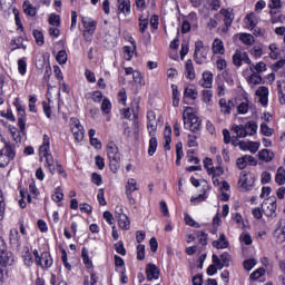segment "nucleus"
I'll return each mask as SVG.
<instances>
[{
  "instance_id": "1",
  "label": "nucleus",
  "mask_w": 285,
  "mask_h": 285,
  "mask_svg": "<svg viewBox=\"0 0 285 285\" xmlns=\"http://www.w3.org/2000/svg\"><path fill=\"white\" fill-rule=\"evenodd\" d=\"M107 157L109 159L110 170L116 174L121 166V155L119 154V147L115 142L107 145Z\"/></svg>"
},
{
  "instance_id": "2",
  "label": "nucleus",
  "mask_w": 285,
  "mask_h": 285,
  "mask_svg": "<svg viewBox=\"0 0 285 285\" xmlns=\"http://www.w3.org/2000/svg\"><path fill=\"white\" fill-rule=\"evenodd\" d=\"M257 122L248 121L246 125H233L232 132H235L238 139H244L246 137H253V135H257Z\"/></svg>"
},
{
  "instance_id": "3",
  "label": "nucleus",
  "mask_w": 285,
  "mask_h": 285,
  "mask_svg": "<svg viewBox=\"0 0 285 285\" xmlns=\"http://www.w3.org/2000/svg\"><path fill=\"white\" fill-rule=\"evenodd\" d=\"M14 147L7 145L3 141V136L0 135V168H6L12 159H14Z\"/></svg>"
},
{
  "instance_id": "4",
  "label": "nucleus",
  "mask_w": 285,
  "mask_h": 285,
  "mask_svg": "<svg viewBox=\"0 0 285 285\" xmlns=\"http://www.w3.org/2000/svg\"><path fill=\"white\" fill-rule=\"evenodd\" d=\"M183 121L185 128L191 132H199L202 130V122L199 118L193 112H189L188 109L183 112Z\"/></svg>"
},
{
  "instance_id": "5",
  "label": "nucleus",
  "mask_w": 285,
  "mask_h": 285,
  "mask_svg": "<svg viewBox=\"0 0 285 285\" xmlns=\"http://www.w3.org/2000/svg\"><path fill=\"white\" fill-rule=\"evenodd\" d=\"M208 52H210V47L204 45V41L195 42V51H194V61L202 66L208 59Z\"/></svg>"
},
{
  "instance_id": "6",
  "label": "nucleus",
  "mask_w": 285,
  "mask_h": 285,
  "mask_svg": "<svg viewBox=\"0 0 285 285\" xmlns=\"http://www.w3.org/2000/svg\"><path fill=\"white\" fill-rule=\"evenodd\" d=\"M262 210L266 217L277 216V199L275 197H268L262 204Z\"/></svg>"
},
{
  "instance_id": "7",
  "label": "nucleus",
  "mask_w": 285,
  "mask_h": 285,
  "mask_svg": "<svg viewBox=\"0 0 285 285\" xmlns=\"http://www.w3.org/2000/svg\"><path fill=\"white\" fill-rule=\"evenodd\" d=\"M70 127L72 135L76 139V141H83V137L86 135V130L83 129V125L79 121L77 118L70 119Z\"/></svg>"
},
{
  "instance_id": "8",
  "label": "nucleus",
  "mask_w": 285,
  "mask_h": 285,
  "mask_svg": "<svg viewBox=\"0 0 285 285\" xmlns=\"http://www.w3.org/2000/svg\"><path fill=\"white\" fill-rule=\"evenodd\" d=\"M135 190H139V186H137V179L129 178L127 180L126 185V197L131 206H135L137 204V199H135V196L132 195Z\"/></svg>"
},
{
  "instance_id": "9",
  "label": "nucleus",
  "mask_w": 285,
  "mask_h": 285,
  "mask_svg": "<svg viewBox=\"0 0 285 285\" xmlns=\"http://www.w3.org/2000/svg\"><path fill=\"white\" fill-rule=\"evenodd\" d=\"M82 26L85 28L83 37L86 41H91L92 35H95V30H97V22L90 18H82Z\"/></svg>"
},
{
  "instance_id": "10",
  "label": "nucleus",
  "mask_w": 285,
  "mask_h": 285,
  "mask_svg": "<svg viewBox=\"0 0 285 285\" xmlns=\"http://www.w3.org/2000/svg\"><path fill=\"white\" fill-rule=\"evenodd\" d=\"M233 63L237 68H242V63H247V66H249L250 57H248V52H246L244 49L236 50L233 55Z\"/></svg>"
},
{
  "instance_id": "11",
  "label": "nucleus",
  "mask_w": 285,
  "mask_h": 285,
  "mask_svg": "<svg viewBox=\"0 0 285 285\" xmlns=\"http://www.w3.org/2000/svg\"><path fill=\"white\" fill-rule=\"evenodd\" d=\"M238 184L243 187L244 190H250L253 186H255V178H253V174L243 171L240 174Z\"/></svg>"
},
{
  "instance_id": "12",
  "label": "nucleus",
  "mask_w": 285,
  "mask_h": 285,
  "mask_svg": "<svg viewBox=\"0 0 285 285\" xmlns=\"http://www.w3.org/2000/svg\"><path fill=\"white\" fill-rule=\"evenodd\" d=\"M159 124V119H157V115L155 111L147 112V128L150 137H155V132H157V126Z\"/></svg>"
},
{
  "instance_id": "13",
  "label": "nucleus",
  "mask_w": 285,
  "mask_h": 285,
  "mask_svg": "<svg viewBox=\"0 0 285 285\" xmlns=\"http://www.w3.org/2000/svg\"><path fill=\"white\" fill-rule=\"evenodd\" d=\"M36 264L41 266V268H50L52 266V256L50 253L45 252L41 256H36Z\"/></svg>"
},
{
  "instance_id": "14",
  "label": "nucleus",
  "mask_w": 285,
  "mask_h": 285,
  "mask_svg": "<svg viewBox=\"0 0 285 285\" xmlns=\"http://www.w3.org/2000/svg\"><path fill=\"white\" fill-rule=\"evenodd\" d=\"M248 164H250V166H255V164H256L255 157H253L250 155H245L240 158H237V160H236V166H237V168H239V170H244V168H246V166H248Z\"/></svg>"
},
{
  "instance_id": "15",
  "label": "nucleus",
  "mask_w": 285,
  "mask_h": 285,
  "mask_svg": "<svg viewBox=\"0 0 285 285\" xmlns=\"http://www.w3.org/2000/svg\"><path fill=\"white\" fill-rule=\"evenodd\" d=\"M9 244L12 246V248H19L21 246V236H19V229H10Z\"/></svg>"
},
{
  "instance_id": "16",
  "label": "nucleus",
  "mask_w": 285,
  "mask_h": 285,
  "mask_svg": "<svg viewBox=\"0 0 285 285\" xmlns=\"http://www.w3.org/2000/svg\"><path fill=\"white\" fill-rule=\"evenodd\" d=\"M219 14H223L224 23L226 26V28L223 29V32H227L228 28H230V26H233V21L235 19V16L233 14V12L228 11V9H222L219 11Z\"/></svg>"
},
{
  "instance_id": "17",
  "label": "nucleus",
  "mask_w": 285,
  "mask_h": 285,
  "mask_svg": "<svg viewBox=\"0 0 285 285\" xmlns=\"http://www.w3.org/2000/svg\"><path fill=\"white\" fill-rule=\"evenodd\" d=\"M147 279L153 282V279H159V268L155 264H148L146 267Z\"/></svg>"
},
{
  "instance_id": "18",
  "label": "nucleus",
  "mask_w": 285,
  "mask_h": 285,
  "mask_svg": "<svg viewBox=\"0 0 285 285\" xmlns=\"http://www.w3.org/2000/svg\"><path fill=\"white\" fill-rule=\"evenodd\" d=\"M0 264H2V266H12V264H14V256L12 255V253L4 250V252H0Z\"/></svg>"
},
{
  "instance_id": "19",
  "label": "nucleus",
  "mask_w": 285,
  "mask_h": 285,
  "mask_svg": "<svg viewBox=\"0 0 285 285\" xmlns=\"http://www.w3.org/2000/svg\"><path fill=\"white\" fill-rule=\"evenodd\" d=\"M202 88H213V72L204 71L203 78L199 80Z\"/></svg>"
},
{
  "instance_id": "20",
  "label": "nucleus",
  "mask_w": 285,
  "mask_h": 285,
  "mask_svg": "<svg viewBox=\"0 0 285 285\" xmlns=\"http://www.w3.org/2000/svg\"><path fill=\"white\" fill-rule=\"evenodd\" d=\"M274 237L276 242H278V244H282L283 242H285V222L278 223V227L274 232Z\"/></svg>"
},
{
  "instance_id": "21",
  "label": "nucleus",
  "mask_w": 285,
  "mask_h": 285,
  "mask_svg": "<svg viewBox=\"0 0 285 285\" xmlns=\"http://www.w3.org/2000/svg\"><path fill=\"white\" fill-rule=\"evenodd\" d=\"M40 158L50 155V136L43 135V142L39 148Z\"/></svg>"
},
{
  "instance_id": "22",
  "label": "nucleus",
  "mask_w": 285,
  "mask_h": 285,
  "mask_svg": "<svg viewBox=\"0 0 285 285\" xmlns=\"http://www.w3.org/2000/svg\"><path fill=\"white\" fill-rule=\"evenodd\" d=\"M256 95H257V97H259V104H262V106H268V89H267V87H259L256 90Z\"/></svg>"
},
{
  "instance_id": "23",
  "label": "nucleus",
  "mask_w": 285,
  "mask_h": 285,
  "mask_svg": "<svg viewBox=\"0 0 285 285\" xmlns=\"http://www.w3.org/2000/svg\"><path fill=\"white\" fill-rule=\"evenodd\" d=\"M185 77L190 81L195 80L197 75L195 73V67L193 66V60H187L185 65Z\"/></svg>"
},
{
  "instance_id": "24",
  "label": "nucleus",
  "mask_w": 285,
  "mask_h": 285,
  "mask_svg": "<svg viewBox=\"0 0 285 285\" xmlns=\"http://www.w3.org/2000/svg\"><path fill=\"white\" fill-rule=\"evenodd\" d=\"M249 70L252 73L262 75V72H266L267 67L264 61L257 63H249Z\"/></svg>"
},
{
  "instance_id": "25",
  "label": "nucleus",
  "mask_w": 285,
  "mask_h": 285,
  "mask_svg": "<svg viewBox=\"0 0 285 285\" xmlns=\"http://www.w3.org/2000/svg\"><path fill=\"white\" fill-rule=\"evenodd\" d=\"M219 108H220V112L223 115H230V110H233V101L230 100H226V98H222L219 100Z\"/></svg>"
},
{
  "instance_id": "26",
  "label": "nucleus",
  "mask_w": 285,
  "mask_h": 285,
  "mask_svg": "<svg viewBox=\"0 0 285 285\" xmlns=\"http://www.w3.org/2000/svg\"><path fill=\"white\" fill-rule=\"evenodd\" d=\"M212 50L214 55H224V52H226V49L224 48V41H222L219 38H216L213 42Z\"/></svg>"
},
{
  "instance_id": "27",
  "label": "nucleus",
  "mask_w": 285,
  "mask_h": 285,
  "mask_svg": "<svg viewBox=\"0 0 285 285\" xmlns=\"http://www.w3.org/2000/svg\"><path fill=\"white\" fill-rule=\"evenodd\" d=\"M170 137H173V129L170 128V126H166L165 131H164V148H165V150H170V141H173V139Z\"/></svg>"
},
{
  "instance_id": "28",
  "label": "nucleus",
  "mask_w": 285,
  "mask_h": 285,
  "mask_svg": "<svg viewBox=\"0 0 285 285\" xmlns=\"http://www.w3.org/2000/svg\"><path fill=\"white\" fill-rule=\"evenodd\" d=\"M117 3L119 12L128 17L130 14V0H117Z\"/></svg>"
},
{
  "instance_id": "29",
  "label": "nucleus",
  "mask_w": 285,
  "mask_h": 285,
  "mask_svg": "<svg viewBox=\"0 0 285 285\" xmlns=\"http://www.w3.org/2000/svg\"><path fill=\"white\" fill-rule=\"evenodd\" d=\"M212 245L214 246V248H228V239H226V235L220 234L219 238L217 240H214L212 243Z\"/></svg>"
},
{
  "instance_id": "30",
  "label": "nucleus",
  "mask_w": 285,
  "mask_h": 285,
  "mask_svg": "<svg viewBox=\"0 0 285 285\" xmlns=\"http://www.w3.org/2000/svg\"><path fill=\"white\" fill-rule=\"evenodd\" d=\"M23 12L24 14H28L29 17H35L37 14V8L30 3V1H24L23 6Z\"/></svg>"
},
{
  "instance_id": "31",
  "label": "nucleus",
  "mask_w": 285,
  "mask_h": 285,
  "mask_svg": "<svg viewBox=\"0 0 285 285\" xmlns=\"http://www.w3.org/2000/svg\"><path fill=\"white\" fill-rule=\"evenodd\" d=\"M262 81H263V79L259 73L252 72V75L247 77V82L249 83V86H259V83H262Z\"/></svg>"
},
{
  "instance_id": "32",
  "label": "nucleus",
  "mask_w": 285,
  "mask_h": 285,
  "mask_svg": "<svg viewBox=\"0 0 285 285\" xmlns=\"http://www.w3.org/2000/svg\"><path fill=\"white\" fill-rule=\"evenodd\" d=\"M245 23L249 30H253L255 26H257V18L255 17V13H249L245 18Z\"/></svg>"
},
{
  "instance_id": "33",
  "label": "nucleus",
  "mask_w": 285,
  "mask_h": 285,
  "mask_svg": "<svg viewBox=\"0 0 285 285\" xmlns=\"http://www.w3.org/2000/svg\"><path fill=\"white\" fill-rule=\"evenodd\" d=\"M42 157L46 158V166L49 169V173H51V175H55V158H52V154H47Z\"/></svg>"
},
{
  "instance_id": "34",
  "label": "nucleus",
  "mask_w": 285,
  "mask_h": 285,
  "mask_svg": "<svg viewBox=\"0 0 285 285\" xmlns=\"http://www.w3.org/2000/svg\"><path fill=\"white\" fill-rule=\"evenodd\" d=\"M239 39L245 46H253V43H255V37L250 33H240Z\"/></svg>"
},
{
  "instance_id": "35",
  "label": "nucleus",
  "mask_w": 285,
  "mask_h": 285,
  "mask_svg": "<svg viewBox=\"0 0 285 285\" xmlns=\"http://www.w3.org/2000/svg\"><path fill=\"white\" fill-rule=\"evenodd\" d=\"M118 224L122 230H129L130 229V218H128L127 215L121 216L118 218Z\"/></svg>"
},
{
  "instance_id": "36",
  "label": "nucleus",
  "mask_w": 285,
  "mask_h": 285,
  "mask_svg": "<svg viewBox=\"0 0 285 285\" xmlns=\"http://www.w3.org/2000/svg\"><path fill=\"white\" fill-rule=\"evenodd\" d=\"M150 140H149V148H148V155L149 157H153L155 155V153L157 151V137L150 136Z\"/></svg>"
},
{
  "instance_id": "37",
  "label": "nucleus",
  "mask_w": 285,
  "mask_h": 285,
  "mask_svg": "<svg viewBox=\"0 0 285 285\" xmlns=\"http://www.w3.org/2000/svg\"><path fill=\"white\" fill-rule=\"evenodd\" d=\"M258 157L262 159V161H272L273 153L268 149H263L258 153Z\"/></svg>"
},
{
  "instance_id": "38",
  "label": "nucleus",
  "mask_w": 285,
  "mask_h": 285,
  "mask_svg": "<svg viewBox=\"0 0 285 285\" xmlns=\"http://www.w3.org/2000/svg\"><path fill=\"white\" fill-rule=\"evenodd\" d=\"M184 96L187 97L188 99L195 100L197 99V97H199V92L197 91V89L186 87L184 91Z\"/></svg>"
},
{
  "instance_id": "39",
  "label": "nucleus",
  "mask_w": 285,
  "mask_h": 285,
  "mask_svg": "<svg viewBox=\"0 0 285 285\" xmlns=\"http://www.w3.org/2000/svg\"><path fill=\"white\" fill-rule=\"evenodd\" d=\"M276 184L282 186L285 184V169L284 167H279L276 173Z\"/></svg>"
},
{
  "instance_id": "40",
  "label": "nucleus",
  "mask_w": 285,
  "mask_h": 285,
  "mask_svg": "<svg viewBox=\"0 0 285 285\" xmlns=\"http://www.w3.org/2000/svg\"><path fill=\"white\" fill-rule=\"evenodd\" d=\"M49 24L59 28V26H61V18L59 17V14L51 13L49 16Z\"/></svg>"
},
{
  "instance_id": "41",
  "label": "nucleus",
  "mask_w": 285,
  "mask_h": 285,
  "mask_svg": "<svg viewBox=\"0 0 285 285\" xmlns=\"http://www.w3.org/2000/svg\"><path fill=\"white\" fill-rule=\"evenodd\" d=\"M56 61L58 63L63 65L66 61H68V53H66V50H60L58 55L56 56Z\"/></svg>"
},
{
  "instance_id": "42",
  "label": "nucleus",
  "mask_w": 285,
  "mask_h": 285,
  "mask_svg": "<svg viewBox=\"0 0 285 285\" xmlns=\"http://www.w3.org/2000/svg\"><path fill=\"white\" fill-rule=\"evenodd\" d=\"M28 70V63H26V59H19L18 60V71L20 75H26V71Z\"/></svg>"
},
{
  "instance_id": "43",
  "label": "nucleus",
  "mask_w": 285,
  "mask_h": 285,
  "mask_svg": "<svg viewBox=\"0 0 285 285\" xmlns=\"http://www.w3.org/2000/svg\"><path fill=\"white\" fill-rule=\"evenodd\" d=\"M261 130L265 137H273V132H275V130L268 127V125H266L265 122L261 125Z\"/></svg>"
},
{
  "instance_id": "44",
  "label": "nucleus",
  "mask_w": 285,
  "mask_h": 285,
  "mask_svg": "<svg viewBox=\"0 0 285 285\" xmlns=\"http://www.w3.org/2000/svg\"><path fill=\"white\" fill-rule=\"evenodd\" d=\"M33 37L38 46H43V43H46V41L43 40V32L39 30H33Z\"/></svg>"
},
{
  "instance_id": "45",
  "label": "nucleus",
  "mask_w": 285,
  "mask_h": 285,
  "mask_svg": "<svg viewBox=\"0 0 285 285\" xmlns=\"http://www.w3.org/2000/svg\"><path fill=\"white\" fill-rule=\"evenodd\" d=\"M112 108V104H110V100L104 99L101 104V111L105 112V115H108Z\"/></svg>"
},
{
  "instance_id": "46",
  "label": "nucleus",
  "mask_w": 285,
  "mask_h": 285,
  "mask_svg": "<svg viewBox=\"0 0 285 285\" xmlns=\"http://www.w3.org/2000/svg\"><path fill=\"white\" fill-rule=\"evenodd\" d=\"M134 55H135V50L132 49V47L124 48V57H125L126 61H130V59H132Z\"/></svg>"
},
{
  "instance_id": "47",
  "label": "nucleus",
  "mask_w": 285,
  "mask_h": 285,
  "mask_svg": "<svg viewBox=\"0 0 285 285\" xmlns=\"http://www.w3.org/2000/svg\"><path fill=\"white\" fill-rule=\"evenodd\" d=\"M257 264V261L255 258L247 259L243 263L245 271H253Z\"/></svg>"
},
{
  "instance_id": "48",
  "label": "nucleus",
  "mask_w": 285,
  "mask_h": 285,
  "mask_svg": "<svg viewBox=\"0 0 285 285\" xmlns=\"http://www.w3.org/2000/svg\"><path fill=\"white\" fill-rule=\"evenodd\" d=\"M81 257L86 266H92V262H90V257L88 256V249L86 247H83L81 250Z\"/></svg>"
},
{
  "instance_id": "49",
  "label": "nucleus",
  "mask_w": 285,
  "mask_h": 285,
  "mask_svg": "<svg viewBox=\"0 0 285 285\" xmlns=\"http://www.w3.org/2000/svg\"><path fill=\"white\" fill-rule=\"evenodd\" d=\"M51 198L53 202H57V203L61 202V199H63V191H62L61 187L56 188V191Z\"/></svg>"
},
{
  "instance_id": "50",
  "label": "nucleus",
  "mask_w": 285,
  "mask_h": 285,
  "mask_svg": "<svg viewBox=\"0 0 285 285\" xmlns=\"http://www.w3.org/2000/svg\"><path fill=\"white\" fill-rule=\"evenodd\" d=\"M249 53L252 57H255V59H258V57H262L264 55V50L261 47H254L249 50Z\"/></svg>"
},
{
  "instance_id": "51",
  "label": "nucleus",
  "mask_w": 285,
  "mask_h": 285,
  "mask_svg": "<svg viewBox=\"0 0 285 285\" xmlns=\"http://www.w3.org/2000/svg\"><path fill=\"white\" fill-rule=\"evenodd\" d=\"M146 257V246L138 245L137 246V259L142 261Z\"/></svg>"
},
{
  "instance_id": "52",
  "label": "nucleus",
  "mask_w": 285,
  "mask_h": 285,
  "mask_svg": "<svg viewBox=\"0 0 285 285\" xmlns=\"http://www.w3.org/2000/svg\"><path fill=\"white\" fill-rule=\"evenodd\" d=\"M212 262H213L214 266H216V268H219V271H222V268H224V266H226L223 264L219 256H217L215 254H213V256H212Z\"/></svg>"
},
{
  "instance_id": "53",
  "label": "nucleus",
  "mask_w": 285,
  "mask_h": 285,
  "mask_svg": "<svg viewBox=\"0 0 285 285\" xmlns=\"http://www.w3.org/2000/svg\"><path fill=\"white\" fill-rule=\"evenodd\" d=\"M204 168H206L208 175H213V159L210 158H205L204 159Z\"/></svg>"
},
{
  "instance_id": "54",
  "label": "nucleus",
  "mask_w": 285,
  "mask_h": 285,
  "mask_svg": "<svg viewBox=\"0 0 285 285\" xmlns=\"http://www.w3.org/2000/svg\"><path fill=\"white\" fill-rule=\"evenodd\" d=\"M148 28V19L140 17L139 18V32H146Z\"/></svg>"
},
{
  "instance_id": "55",
  "label": "nucleus",
  "mask_w": 285,
  "mask_h": 285,
  "mask_svg": "<svg viewBox=\"0 0 285 285\" xmlns=\"http://www.w3.org/2000/svg\"><path fill=\"white\" fill-rule=\"evenodd\" d=\"M247 149L249 151H252L253 155H255V153H257V150H259V142H255V141L247 142Z\"/></svg>"
},
{
  "instance_id": "56",
  "label": "nucleus",
  "mask_w": 285,
  "mask_h": 285,
  "mask_svg": "<svg viewBox=\"0 0 285 285\" xmlns=\"http://www.w3.org/2000/svg\"><path fill=\"white\" fill-rule=\"evenodd\" d=\"M185 223L187 226H193V228H200L199 223L195 222L190 216H185Z\"/></svg>"
},
{
  "instance_id": "57",
  "label": "nucleus",
  "mask_w": 285,
  "mask_h": 285,
  "mask_svg": "<svg viewBox=\"0 0 285 285\" xmlns=\"http://www.w3.org/2000/svg\"><path fill=\"white\" fill-rule=\"evenodd\" d=\"M264 273H266V269L261 267L250 274V279H259V277H262V275H264Z\"/></svg>"
},
{
  "instance_id": "58",
  "label": "nucleus",
  "mask_w": 285,
  "mask_h": 285,
  "mask_svg": "<svg viewBox=\"0 0 285 285\" xmlns=\"http://www.w3.org/2000/svg\"><path fill=\"white\" fill-rule=\"evenodd\" d=\"M184 157V145L181 142L176 144V158L181 159Z\"/></svg>"
},
{
  "instance_id": "59",
  "label": "nucleus",
  "mask_w": 285,
  "mask_h": 285,
  "mask_svg": "<svg viewBox=\"0 0 285 285\" xmlns=\"http://www.w3.org/2000/svg\"><path fill=\"white\" fill-rule=\"evenodd\" d=\"M79 208L81 213H87V215H90V213H92V206H90L89 204L82 203L79 205Z\"/></svg>"
},
{
  "instance_id": "60",
  "label": "nucleus",
  "mask_w": 285,
  "mask_h": 285,
  "mask_svg": "<svg viewBox=\"0 0 285 285\" xmlns=\"http://www.w3.org/2000/svg\"><path fill=\"white\" fill-rule=\"evenodd\" d=\"M116 252L119 253V255H126V247H124V242L119 240L116 244Z\"/></svg>"
},
{
  "instance_id": "61",
  "label": "nucleus",
  "mask_w": 285,
  "mask_h": 285,
  "mask_svg": "<svg viewBox=\"0 0 285 285\" xmlns=\"http://www.w3.org/2000/svg\"><path fill=\"white\" fill-rule=\"evenodd\" d=\"M160 212L163 213L164 217H168V215H170V212L168 210V205L166 204V202H160Z\"/></svg>"
},
{
  "instance_id": "62",
  "label": "nucleus",
  "mask_w": 285,
  "mask_h": 285,
  "mask_svg": "<svg viewBox=\"0 0 285 285\" xmlns=\"http://www.w3.org/2000/svg\"><path fill=\"white\" fill-rule=\"evenodd\" d=\"M238 115H246L248 112V104L242 102L238 108Z\"/></svg>"
},
{
  "instance_id": "63",
  "label": "nucleus",
  "mask_w": 285,
  "mask_h": 285,
  "mask_svg": "<svg viewBox=\"0 0 285 285\" xmlns=\"http://www.w3.org/2000/svg\"><path fill=\"white\" fill-rule=\"evenodd\" d=\"M118 98H119L120 104H122V106H126V100L128 99V97L126 96V89H121L118 92Z\"/></svg>"
},
{
  "instance_id": "64",
  "label": "nucleus",
  "mask_w": 285,
  "mask_h": 285,
  "mask_svg": "<svg viewBox=\"0 0 285 285\" xmlns=\"http://www.w3.org/2000/svg\"><path fill=\"white\" fill-rule=\"evenodd\" d=\"M104 99V94L101 91H94L92 92V101L99 104Z\"/></svg>"
}]
</instances>
